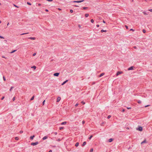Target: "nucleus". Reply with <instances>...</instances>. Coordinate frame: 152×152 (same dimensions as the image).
I'll return each instance as SVG.
<instances>
[{
	"label": "nucleus",
	"instance_id": "1",
	"mask_svg": "<svg viewBox=\"0 0 152 152\" xmlns=\"http://www.w3.org/2000/svg\"><path fill=\"white\" fill-rule=\"evenodd\" d=\"M38 142H32L31 143V145H37L38 144Z\"/></svg>",
	"mask_w": 152,
	"mask_h": 152
},
{
	"label": "nucleus",
	"instance_id": "2",
	"mask_svg": "<svg viewBox=\"0 0 152 152\" xmlns=\"http://www.w3.org/2000/svg\"><path fill=\"white\" fill-rule=\"evenodd\" d=\"M134 67L133 66H132L128 68V70H132L134 69Z\"/></svg>",
	"mask_w": 152,
	"mask_h": 152
},
{
	"label": "nucleus",
	"instance_id": "3",
	"mask_svg": "<svg viewBox=\"0 0 152 152\" xmlns=\"http://www.w3.org/2000/svg\"><path fill=\"white\" fill-rule=\"evenodd\" d=\"M137 130H138L140 131H142V127L141 126L139 127L138 128H137Z\"/></svg>",
	"mask_w": 152,
	"mask_h": 152
},
{
	"label": "nucleus",
	"instance_id": "4",
	"mask_svg": "<svg viewBox=\"0 0 152 152\" xmlns=\"http://www.w3.org/2000/svg\"><path fill=\"white\" fill-rule=\"evenodd\" d=\"M59 73H55L54 74H53V75L54 76H57V77H58V76L59 75Z\"/></svg>",
	"mask_w": 152,
	"mask_h": 152
},
{
	"label": "nucleus",
	"instance_id": "5",
	"mask_svg": "<svg viewBox=\"0 0 152 152\" xmlns=\"http://www.w3.org/2000/svg\"><path fill=\"white\" fill-rule=\"evenodd\" d=\"M123 72H122L118 71L116 75L118 76V75H120V74H122L123 73Z\"/></svg>",
	"mask_w": 152,
	"mask_h": 152
},
{
	"label": "nucleus",
	"instance_id": "6",
	"mask_svg": "<svg viewBox=\"0 0 152 152\" xmlns=\"http://www.w3.org/2000/svg\"><path fill=\"white\" fill-rule=\"evenodd\" d=\"M147 143V142L146 141V139H145L142 142H141V144H142L144 143Z\"/></svg>",
	"mask_w": 152,
	"mask_h": 152
},
{
	"label": "nucleus",
	"instance_id": "7",
	"mask_svg": "<svg viewBox=\"0 0 152 152\" xmlns=\"http://www.w3.org/2000/svg\"><path fill=\"white\" fill-rule=\"evenodd\" d=\"M83 0H81V1H74V2H76V3H80L82 2L83 1Z\"/></svg>",
	"mask_w": 152,
	"mask_h": 152
},
{
	"label": "nucleus",
	"instance_id": "8",
	"mask_svg": "<svg viewBox=\"0 0 152 152\" xmlns=\"http://www.w3.org/2000/svg\"><path fill=\"white\" fill-rule=\"evenodd\" d=\"M48 138V137L47 136L44 137L42 139L43 140H44L45 139H47Z\"/></svg>",
	"mask_w": 152,
	"mask_h": 152
},
{
	"label": "nucleus",
	"instance_id": "9",
	"mask_svg": "<svg viewBox=\"0 0 152 152\" xmlns=\"http://www.w3.org/2000/svg\"><path fill=\"white\" fill-rule=\"evenodd\" d=\"M68 81V80H66V81H64L63 83H62L61 85H64L65 83H66Z\"/></svg>",
	"mask_w": 152,
	"mask_h": 152
},
{
	"label": "nucleus",
	"instance_id": "10",
	"mask_svg": "<svg viewBox=\"0 0 152 152\" xmlns=\"http://www.w3.org/2000/svg\"><path fill=\"white\" fill-rule=\"evenodd\" d=\"M61 100V98L59 97H58L57 100V102H58L60 101Z\"/></svg>",
	"mask_w": 152,
	"mask_h": 152
},
{
	"label": "nucleus",
	"instance_id": "11",
	"mask_svg": "<svg viewBox=\"0 0 152 152\" xmlns=\"http://www.w3.org/2000/svg\"><path fill=\"white\" fill-rule=\"evenodd\" d=\"M28 39H31L35 40L36 38L35 37H29L28 38Z\"/></svg>",
	"mask_w": 152,
	"mask_h": 152
},
{
	"label": "nucleus",
	"instance_id": "12",
	"mask_svg": "<svg viewBox=\"0 0 152 152\" xmlns=\"http://www.w3.org/2000/svg\"><path fill=\"white\" fill-rule=\"evenodd\" d=\"M104 73H101L99 75V77H101L102 76H103V75H104Z\"/></svg>",
	"mask_w": 152,
	"mask_h": 152
},
{
	"label": "nucleus",
	"instance_id": "13",
	"mask_svg": "<svg viewBox=\"0 0 152 152\" xmlns=\"http://www.w3.org/2000/svg\"><path fill=\"white\" fill-rule=\"evenodd\" d=\"M34 137H35V136L33 135L32 136H31L30 137V138L31 140H33Z\"/></svg>",
	"mask_w": 152,
	"mask_h": 152
},
{
	"label": "nucleus",
	"instance_id": "14",
	"mask_svg": "<svg viewBox=\"0 0 152 152\" xmlns=\"http://www.w3.org/2000/svg\"><path fill=\"white\" fill-rule=\"evenodd\" d=\"M66 122L64 121V122L61 123V125H64V124H66Z\"/></svg>",
	"mask_w": 152,
	"mask_h": 152
},
{
	"label": "nucleus",
	"instance_id": "15",
	"mask_svg": "<svg viewBox=\"0 0 152 152\" xmlns=\"http://www.w3.org/2000/svg\"><path fill=\"white\" fill-rule=\"evenodd\" d=\"M113 140V139L112 138H110L109 140V142H112Z\"/></svg>",
	"mask_w": 152,
	"mask_h": 152
},
{
	"label": "nucleus",
	"instance_id": "16",
	"mask_svg": "<svg viewBox=\"0 0 152 152\" xmlns=\"http://www.w3.org/2000/svg\"><path fill=\"white\" fill-rule=\"evenodd\" d=\"M107 32V30H104L102 29L101 30V32L102 33L103 32Z\"/></svg>",
	"mask_w": 152,
	"mask_h": 152
},
{
	"label": "nucleus",
	"instance_id": "17",
	"mask_svg": "<svg viewBox=\"0 0 152 152\" xmlns=\"http://www.w3.org/2000/svg\"><path fill=\"white\" fill-rule=\"evenodd\" d=\"M79 145V143L78 142H76V143L75 144V146L76 147H77Z\"/></svg>",
	"mask_w": 152,
	"mask_h": 152
},
{
	"label": "nucleus",
	"instance_id": "18",
	"mask_svg": "<svg viewBox=\"0 0 152 152\" xmlns=\"http://www.w3.org/2000/svg\"><path fill=\"white\" fill-rule=\"evenodd\" d=\"M86 142H85H85H83V145H82V146H85V145H86Z\"/></svg>",
	"mask_w": 152,
	"mask_h": 152
},
{
	"label": "nucleus",
	"instance_id": "19",
	"mask_svg": "<svg viewBox=\"0 0 152 152\" xmlns=\"http://www.w3.org/2000/svg\"><path fill=\"white\" fill-rule=\"evenodd\" d=\"M31 68H34V69H35L36 68V67L35 66H32L31 67Z\"/></svg>",
	"mask_w": 152,
	"mask_h": 152
},
{
	"label": "nucleus",
	"instance_id": "20",
	"mask_svg": "<svg viewBox=\"0 0 152 152\" xmlns=\"http://www.w3.org/2000/svg\"><path fill=\"white\" fill-rule=\"evenodd\" d=\"M17 50H13L12 51V52H11L10 53H12L14 52H15Z\"/></svg>",
	"mask_w": 152,
	"mask_h": 152
},
{
	"label": "nucleus",
	"instance_id": "21",
	"mask_svg": "<svg viewBox=\"0 0 152 152\" xmlns=\"http://www.w3.org/2000/svg\"><path fill=\"white\" fill-rule=\"evenodd\" d=\"M34 96H33L31 98V100H33L34 98Z\"/></svg>",
	"mask_w": 152,
	"mask_h": 152
},
{
	"label": "nucleus",
	"instance_id": "22",
	"mask_svg": "<svg viewBox=\"0 0 152 152\" xmlns=\"http://www.w3.org/2000/svg\"><path fill=\"white\" fill-rule=\"evenodd\" d=\"M14 88V87L12 86L11 87L10 89V91H12V90Z\"/></svg>",
	"mask_w": 152,
	"mask_h": 152
},
{
	"label": "nucleus",
	"instance_id": "23",
	"mask_svg": "<svg viewBox=\"0 0 152 152\" xmlns=\"http://www.w3.org/2000/svg\"><path fill=\"white\" fill-rule=\"evenodd\" d=\"M15 140H19V138L18 137H15Z\"/></svg>",
	"mask_w": 152,
	"mask_h": 152
},
{
	"label": "nucleus",
	"instance_id": "24",
	"mask_svg": "<svg viewBox=\"0 0 152 152\" xmlns=\"http://www.w3.org/2000/svg\"><path fill=\"white\" fill-rule=\"evenodd\" d=\"M93 137V136L92 135H91V136L89 138H88V139L90 140L91 139V138H92V137Z\"/></svg>",
	"mask_w": 152,
	"mask_h": 152
},
{
	"label": "nucleus",
	"instance_id": "25",
	"mask_svg": "<svg viewBox=\"0 0 152 152\" xmlns=\"http://www.w3.org/2000/svg\"><path fill=\"white\" fill-rule=\"evenodd\" d=\"M89 15L88 14H86L85 15V17H88Z\"/></svg>",
	"mask_w": 152,
	"mask_h": 152
},
{
	"label": "nucleus",
	"instance_id": "26",
	"mask_svg": "<svg viewBox=\"0 0 152 152\" xmlns=\"http://www.w3.org/2000/svg\"><path fill=\"white\" fill-rule=\"evenodd\" d=\"M87 8H88V7H83V9L84 10H86V9H87Z\"/></svg>",
	"mask_w": 152,
	"mask_h": 152
},
{
	"label": "nucleus",
	"instance_id": "27",
	"mask_svg": "<svg viewBox=\"0 0 152 152\" xmlns=\"http://www.w3.org/2000/svg\"><path fill=\"white\" fill-rule=\"evenodd\" d=\"M64 128V127H60L59 128V129L60 130H62V129H63Z\"/></svg>",
	"mask_w": 152,
	"mask_h": 152
},
{
	"label": "nucleus",
	"instance_id": "28",
	"mask_svg": "<svg viewBox=\"0 0 152 152\" xmlns=\"http://www.w3.org/2000/svg\"><path fill=\"white\" fill-rule=\"evenodd\" d=\"M3 79L5 81H6V79H5V77L4 76H3Z\"/></svg>",
	"mask_w": 152,
	"mask_h": 152
},
{
	"label": "nucleus",
	"instance_id": "29",
	"mask_svg": "<svg viewBox=\"0 0 152 152\" xmlns=\"http://www.w3.org/2000/svg\"><path fill=\"white\" fill-rule=\"evenodd\" d=\"M137 102L139 104H140L141 103V102L140 100H138Z\"/></svg>",
	"mask_w": 152,
	"mask_h": 152
},
{
	"label": "nucleus",
	"instance_id": "30",
	"mask_svg": "<svg viewBox=\"0 0 152 152\" xmlns=\"http://www.w3.org/2000/svg\"><path fill=\"white\" fill-rule=\"evenodd\" d=\"M143 13L144 14V15H148V14L146 13V12H143Z\"/></svg>",
	"mask_w": 152,
	"mask_h": 152
},
{
	"label": "nucleus",
	"instance_id": "31",
	"mask_svg": "<svg viewBox=\"0 0 152 152\" xmlns=\"http://www.w3.org/2000/svg\"><path fill=\"white\" fill-rule=\"evenodd\" d=\"M91 22L92 23H93L94 22V20L93 19H92L91 20Z\"/></svg>",
	"mask_w": 152,
	"mask_h": 152
},
{
	"label": "nucleus",
	"instance_id": "32",
	"mask_svg": "<svg viewBox=\"0 0 152 152\" xmlns=\"http://www.w3.org/2000/svg\"><path fill=\"white\" fill-rule=\"evenodd\" d=\"M0 38H1V39H4V37H3L2 36H0Z\"/></svg>",
	"mask_w": 152,
	"mask_h": 152
},
{
	"label": "nucleus",
	"instance_id": "33",
	"mask_svg": "<svg viewBox=\"0 0 152 152\" xmlns=\"http://www.w3.org/2000/svg\"><path fill=\"white\" fill-rule=\"evenodd\" d=\"M28 34V33H24L22 34H21L20 35H24V34Z\"/></svg>",
	"mask_w": 152,
	"mask_h": 152
},
{
	"label": "nucleus",
	"instance_id": "34",
	"mask_svg": "<svg viewBox=\"0 0 152 152\" xmlns=\"http://www.w3.org/2000/svg\"><path fill=\"white\" fill-rule=\"evenodd\" d=\"M93 148H91L90 150V152H93Z\"/></svg>",
	"mask_w": 152,
	"mask_h": 152
},
{
	"label": "nucleus",
	"instance_id": "35",
	"mask_svg": "<svg viewBox=\"0 0 152 152\" xmlns=\"http://www.w3.org/2000/svg\"><path fill=\"white\" fill-rule=\"evenodd\" d=\"M142 31L144 33H145L146 32V31L145 29H143Z\"/></svg>",
	"mask_w": 152,
	"mask_h": 152
},
{
	"label": "nucleus",
	"instance_id": "36",
	"mask_svg": "<svg viewBox=\"0 0 152 152\" xmlns=\"http://www.w3.org/2000/svg\"><path fill=\"white\" fill-rule=\"evenodd\" d=\"M13 5H14L15 7H17V8H19V7L18 6H17V5H15V4H13Z\"/></svg>",
	"mask_w": 152,
	"mask_h": 152
},
{
	"label": "nucleus",
	"instance_id": "37",
	"mask_svg": "<svg viewBox=\"0 0 152 152\" xmlns=\"http://www.w3.org/2000/svg\"><path fill=\"white\" fill-rule=\"evenodd\" d=\"M111 117V116L110 115H109L107 117V118L109 119Z\"/></svg>",
	"mask_w": 152,
	"mask_h": 152
},
{
	"label": "nucleus",
	"instance_id": "38",
	"mask_svg": "<svg viewBox=\"0 0 152 152\" xmlns=\"http://www.w3.org/2000/svg\"><path fill=\"white\" fill-rule=\"evenodd\" d=\"M27 4H28L29 5H31V4L30 3H29V2H27Z\"/></svg>",
	"mask_w": 152,
	"mask_h": 152
},
{
	"label": "nucleus",
	"instance_id": "39",
	"mask_svg": "<svg viewBox=\"0 0 152 152\" xmlns=\"http://www.w3.org/2000/svg\"><path fill=\"white\" fill-rule=\"evenodd\" d=\"M81 103L83 104H85V102L83 101H82L81 102Z\"/></svg>",
	"mask_w": 152,
	"mask_h": 152
},
{
	"label": "nucleus",
	"instance_id": "40",
	"mask_svg": "<svg viewBox=\"0 0 152 152\" xmlns=\"http://www.w3.org/2000/svg\"><path fill=\"white\" fill-rule=\"evenodd\" d=\"M45 102V100H44L43 101V102H42V104H43V105H44V104Z\"/></svg>",
	"mask_w": 152,
	"mask_h": 152
},
{
	"label": "nucleus",
	"instance_id": "41",
	"mask_svg": "<svg viewBox=\"0 0 152 152\" xmlns=\"http://www.w3.org/2000/svg\"><path fill=\"white\" fill-rule=\"evenodd\" d=\"M70 11L71 13H72L73 12V10H70Z\"/></svg>",
	"mask_w": 152,
	"mask_h": 152
},
{
	"label": "nucleus",
	"instance_id": "42",
	"mask_svg": "<svg viewBox=\"0 0 152 152\" xmlns=\"http://www.w3.org/2000/svg\"><path fill=\"white\" fill-rule=\"evenodd\" d=\"M15 97H14L12 99V100L13 101H14L15 100Z\"/></svg>",
	"mask_w": 152,
	"mask_h": 152
},
{
	"label": "nucleus",
	"instance_id": "43",
	"mask_svg": "<svg viewBox=\"0 0 152 152\" xmlns=\"http://www.w3.org/2000/svg\"><path fill=\"white\" fill-rule=\"evenodd\" d=\"M82 123L83 124H84L85 123V121H82Z\"/></svg>",
	"mask_w": 152,
	"mask_h": 152
},
{
	"label": "nucleus",
	"instance_id": "44",
	"mask_svg": "<svg viewBox=\"0 0 152 152\" xmlns=\"http://www.w3.org/2000/svg\"><path fill=\"white\" fill-rule=\"evenodd\" d=\"M36 53H35L33 54V56H35L36 55Z\"/></svg>",
	"mask_w": 152,
	"mask_h": 152
},
{
	"label": "nucleus",
	"instance_id": "45",
	"mask_svg": "<svg viewBox=\"0 0 152 152\" xmlns=\"http://www.w3.org/2000/svg\"><path fill=\"white\" fill-rule=\"evenodd\" d=\"M78 105V103H77L75 105V106L76 107H77V106Z\"/></svg>",
	"mask_w": 152,
	"mask_h": 152
},
{
	"label": "nucleus",
	"instance_id": "46",
	"mask_svg": "<svg viewBox=\"0 0 152 152\" xmlns=\"http://www.w3.org/2000/svg\"><path fill=\"white\" fill-rule=\"evenodd\" d=\"M23 131H20V133H23Z\"/></svg>",
	"mask_w": 152,
	"mask_h": 152
},
{
	"label": "nucleus",
	"instance_id": "47",
	"mask_svg": "<svg viewBox=\"0 0 152 152\" xmlns=\"http://www.w3.org/2000/svg\"><path fill=\"white\" fill-rule=\"evenodd\" d=\"M130 31H134V30L132 28V29H131L130 30Z\"/></svg>",
	"mask_w": 152,
	"mask_h": 152
},
{
	"label": "nucleus",
	"instance_id": "48",
	"mask_svg": "<svg viewBox=\"0 0 152 152\" xmlns=\"http://www.w3.org/2000/svg\"><path fill=\"white\" fill-rule=\"evenodd\" d=\"M41 5V4H39V3L38 4V6H40Z\"/></svg>",
	"mask_w": 152,
	"mask_h": 152
},
{
	"label": "nucleus",
	"instance_id": "49",
	"mask_svg": "<svg viewBox=\"0 0 152 152\" xmlns=\"http://www.w3.org/2000/svg\"><path fill=\"white\" fill-rule=\"evenodd\" d=\"M125 26L126 29L128 28V27L126 25V26Z\"/></svg>",
	"mask_w": 152,
	"mask_h": 152
},
{
	"label": "nucleus",
	"instance_id": "50",
	"mask_svg": "<svg viewBox=\"0 0 152 152\" xmlns=\"http://www.w3.org/2000/svg\"><path fill=\"white\" fill-rule=\"evenodd\" d=\"M4 96H3V97H2L1 99V100L3 99H4Z\"/></svg>",
	"mask_w": 152,
	"mask_h": 152
},
{
	"label": "nucleus",
	"instance_id": "51",
	"mask_svg": "<svg viewBox=\"0 0 152 152\" xmlns=\"http://www.w3.org/2000/svg\"><path fill=\"white\" fill-rule=\"evenodd\" d=\"M61 140L59 138L57 140V141H60Z\"/></svg>",
	"mask_w": 152,
	"mask_h": 152
},
{
	"label": "nucleus",
	"instance_id": "52",
	"mask_svg": "<svg viewBox=\"0 0 152 152\" xmlns=\"http://www.w3.org/2000/svg\"><path fill=\"white\" fill-rule=\"evenodd\" d=\"M133 48L134 49H136L137 48V47L136 46H134L133 47Z\"/></svg>",
	"mask_w": 152,
	"mask_h": 152
},
{
	"label": "nucleus",
	"instance_id": "53",
	"mask_svg": "<svg viewBox=\"0 0 152 152\" xmlns=\"http://www.w3.org/2000/svg\"><path fill=\"white\" fill-rule=\"evenodd\" d=\"M149 106V105H146V106H145V107H147Z\"/></svg>",
	"mask_w": 152,
	"mask_h": 152
},
{
	"label": "nucleus",
	"instance_id": "54",
	"mask_svg": "<svg viewBox=\"0 0 152 152\" xmlns=\"http://www.w3.org/2000/svg\"><path fill=\"white\" fill-rule=\"evenodd\" d=\"M149 11H150L151 12H152V9L149 10Z\"/></svg>",
	"mask_w": 152,
	"mask_h": 152
},
{
	"label": "nucleus",
	"instance_id": "55",
	"mask_svg": "<svg viewBox=\"0 0 152 152\" xmlns=\"http://www.w3.org/2000/svg\"><path fill=\"white\" fill-rule=\"evenodd\" d=\"M54 134H56H56H57V132H54Z\"/></svg>",
	"mask_w": 152,
	"mask_h": 152
},
{
	"label": "nucleus",
	"instance_id": "56",
	"mask_svg": "<svg viewBox=\"0 0 152 152\" xmlns=\"http://www.w3.org/2000/svg\"><path fill=\"white\" fill-rule=\"evenodd\" d=\"M96 26H97V27H99V25H98V24L97 25H96Z\"/></svg>",
	"mask_w": 152,
	"mask_h": 152
},
{
	"label": "nucleus",
	"instance_id": "57",
	"mask_svg": "<svg viewBox=\"0 0 152 152\" xmlns=\"http://www.w3.org/2000/svg\"><path fill=\"white\" fill-rule=\"evenodd\" d=\"M124 111H125V110H124V109H123V110H122V112H124Z\"/></svg>",
	"mask_w": 152,
	"mask_h": 152
},
{
	"label": "nucleus",
	"instance_id": "58",
	"mask_svg": "<svg viewBox=\"0 0 152 152\" xmlns=\"http://www.w3.org/2000/svg\"><path fill=\"white\" fill-rule=\"evenodd\" d=\"M127 109H131V107H127Z\"/></svg>",
	"mask_w": 152,
	"mask_h": 152
},
{
	"label": "nucleus",
	"instance_id": "59",
	"mask_svg": "<svg viewBox=\"0 0 152 152\" xmlns=\"http://www.w3.org/2000/svg\"><path fill=\"white\" fill-rule=\"evenodd\" d=\"M78 27L79 28H80L81 27V26L80 25H78Z\"/></svg>",
	"mask_w": 152,
	"mask_h": 152
},
{
	"label": "nucleus",
	"instance_id": "60",
	"mask_svg": "<svg viewBox=\"0 0 152 152\" xmlns=\"http://www.w3.org/2000/svg\"><path fill=\"white\" fill-rule=\"evenodd\" d=\"M45 11H46V12H48V10L47 9H46L45 10Z\"/></svg>",
	"mask_w": 152,
	"mask_h": 152
},
{
	"label": "nucleus",
	"instance_id": "61",
	"mask_svg": "<svg viewBox=\"0 0 152 152\" xmlns=\"http://www.w3.org/2000/svg\"><path fill=\"white\" fill-rule=\"evenodd\" d=\"M52 151L51 150H50L48 152H52Z\"/></svg>",
	"mask_w": 152,
	"mask_h": 152
},
{
	"label": "nucleus",
	"instance_id": "62",
	"mask_svg": "<svg viewBox=\"0 0 152 152\" xmlns=\"http://www.w3.org/2000/svg\"><path fill=\"white\" fill-rule=\"evenodd\" d=\"M103 22L104 23H105V22L104 20H103Z\"/></svg>",
	"mask_w": 152,
	"mask_h": 152
},
{
	"label": "nucleus",
	"instance_id": "63",
	"mask_svg": "<svg viewBox=\"0 0 152 152\" xmlns=\"http://www.w3.org/2000/svg\"><path fill=\"white\" fill-rule=\"evenodd\" d=\"M2 57L6 59V57H4V56H2Z\"/></svg>",
	"mask_w": 152,
	"mask_h": 152
},
{
	"label": "nucleus",
	"instance_id": "64",
	"mask_svg": "<svg viewBox=\"0 0 152 152\" xmlns=\"http://www.w3.org/2000/svg\"><path fill=\"white\" fill-rule=\"evenodd\" d=\"M9 25V23H8L7 24V26H8Z\"/></svg>",
	"mask_w": 152,
	"mask_h": 152
}]
</instances>
